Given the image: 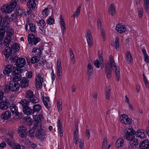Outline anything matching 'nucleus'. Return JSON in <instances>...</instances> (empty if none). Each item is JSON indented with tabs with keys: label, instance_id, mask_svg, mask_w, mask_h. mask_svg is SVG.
<instances>
[{
	"label": "nucleus",
	"instance_id": "obj_39",
	"mask_svg": "<svg viewBox=\"0 0 149 149\" xmlns=\"http://www.w3.org/2000/svg\"><path fill=\"white\" fill-rule=\"evenodd\" d=\"M25 123L28 125H31L33 122V120L30 117L26 116L24 119Z\"/></svg>",
	"mask_w": 149,
	"mask_h": 149
},
{
	"label": "nucleus",
	"instance_id": "obj_57",
	"mask_svg": "<svg viewBox=\"0 0 149 149\" xmlns=\"http://www.w3.org/2000/svg\"><path fill=\"white\" fill-rule=\"evenodd\" d=\"M100 33L102 38L104 40L106 38V36L105 34V30L103 28H101V29Z\"/></svg>",
	"mask_w": 149,
	"mask_h": 149
},
{
	"label": "nucleus",
	"instance_id": "obj_34",
	"mask_svg": "<svg viewBox=\"0 0 149 149\" xmlns=\"http://www.w3.org/2000/svg\"><path fill=\"white\" fill-rule=\"evenodd\" d=\"M124 145V141L122 139H118L116 143V146L117 148L120 147Z\"/></svg>",
	"mask_w": 149,
	"mask_h": 149
},
{
	"label": "nucleus",
	"instance_id": "obj_27",
	"mask_svg": "<svg viewBox=\"0 0 149 149\" xmlns=\"http://www.w3.org/2000/svg\"><path fill=\"white\" fill-rule=\"evenodd\" d=\"M11 41V38L6 36L3 43H1V45L2 46L9 47V44Z\"/></svg>",
	"mask_w": 149,
	"mask_h": 149
},
{
	"label": "nucleus",
	"instance_id": "obj_37",
	"mask_svg": "<svg viewBox=\"0 0 149 149\" xmlns=\"http://www.w3.org/2000/svg\"><path fill=\"white\" fill-rule=\"evenodd\" d=\"M144 7L145 12L146 13L149 12V0H146L144 1Z\"/></svg>",
	"mask_w": 149,
	"mask_h": 149
},
{
	"label": "nucleus",
	"instance_id": "obj_18",
	"mask_svg": "<svg viewBox=\"0 0 149 149\" xmlns=\"http://www.w3.org/2000/svg\"><path fill=\"white\" fill-rule=\"evenodd\" d=\"M27 23L25 25V27L26 30L27 29L28 26H29L30 31L32 32L35 33L36 31V26L33 23H30L28 21V20L26 21Z\"/></svg>",
	"mask_w": 149,
	"mask_h": 149
},
{
	"label": "nucleus",
	"instance_id": "obj_41",
	"mask_svg": "<svg viewBox=\"0 0 149 149\" xmlns=\"http://www.w3.org/2000/svg\"><path fill=\"white\" fill-rule=\"evenodd\" d=\"M10 19L7 17H5L3 19V24L4 26H7L9 24L10 21Z\"/></svg>",
	"mask_w": 149,
	"mask_h": 149
},
{
	"label": "nucleus",
	"instance_id": "obj_38",
	"mask_svg": "<svg viewBox=\"0 0 149 149\" xmlns=\"http://www.w3.org/2000/svg\"><path fill=\"white\" fill-rule=\"evenodd\" d=\"M19 103L21 104L23 109L28 106L29 102V101L25 99H23L21 100Z\"/></svg>",
	"mask_w": 149,
	"mask_h": 149
},
{
	"label": "nucleus",
	"instance_id": "obj_1",
	"mask_svg": "<svg viewBox=\"0 0 149 149\" xmlns=\"http://www.w3.org/2000/svg\"><path fill=\"white\" fill-rule=\"evenodd\" d=\"M109 60V62H106L104 64V69L107 78L109 79L111 77L112 69L113 68V69L116 74V79L118 81L120 79L119 68L115 65L114 59L111 55L110 56Z\"/></svg>",
	"mask_w": 149,
	"mask_h": 149
},
{
	"label": "nucleus",
	"instance_id": "obj_15",
	"mask_svg": "<svg viewBox=\"0 0 149 149\" xmlns=\"http://www.w3.org/2000/svg\"><path fill=\"white\" fill-rule=\"evenodd\" d=\"M26 64V61L24 58H21L17 59L16 65L17 67L19 68L23 67Z\"/></svg>",
	"mask_w": 149,
	"mask_h": 149
},
{
	"label": "nucleus",
	"instance_id": "obj_5",
	"mask_svg": "<svg viewBox=\"0 0 149 149\" xmlns=\"http://www.w3.org/2000/svg\"><path fill=\"white\" fill-rule=\"evenodd\" d=\"M20 84L17 81H11L8 86L6 85L4 87L3 90L5 92L8 93L9 90L12 91H17L19 88Z\"/></svg>",
	"mask_w": 149,
	"mask_h": 149
},
{
	"label": "nucleus",
	"instance_id": "obj_9",
	"mask_svg": "<svg viewBox=\"0 0 149 149\" xmlns=\"http://www.w3.org/2000/svg\"><path fill=\"white\" fill-rule=\"evenodd\" d=\"M27 129L24 126H21L18 128V132L19 136L22 138H25L27 134Z\"/></svg>",
	"mask_w": 149,
	"mask_h": 149
},
{
	"label": "nucleus",
	"instance_id": "obj_13",
	"mask_svg": "<svg viewBox=\"0 0 149 149\" xmlns=\"http://www.w3.org/2000/svg\"><path fill=\"white\" fill-rule=\"evenodd\" d=\"M120 119L122 123L127 125L130 124L131 122V120L130 118L128 116L125 114L121 115Z\"/></svg>",
	"mask_w": 149,
	"mask_h": 149
},
{
	"label": "nucleus",
	"instance_id": "obj_20",
	"mask_svg": "<svg viewBox=\"0 0 149 149\" xmlns=\"http://www.w3.org/2000/svg\"><path fill=\"white\" fill-rule=\"evenodd\" d=\"M140 149H149V143L148 140L142 141L139 145Z\"/></svg>",
	"mask_w": 149,
	"mask_h": 149
},
{
	"label": "nucleus",
	"instance_id": "obj_49",
	"mask_svg": "<svg viewBox=\"0 0 149 149\" xmlns=\"http://www.w3.org/2000/svg\"><path fill=\"white\" fill-rule=\"evenodd\" d=\"M49 9L47 8L42 11V17L43 18H46L49 14Z\"/></svg>",
	"mask_w": 149,
	"mask_h": 149
},
{
	"label": "nucleus",
	"instance_id": "obj_52",
	"mask_svg": "<svg viewBox=\"0 0 149 149\" xmlns=\"http://www.w3.org/2000/svg\"><path fill=\"white\" fill-rule=\"evenodd\" d=\"M111 95V91L109 88H108L106 90V98L108 100L110 99Z\"/></svg>",
	"mask_w": 149,
	"mask_h": 149
},
{
	"label": "nucleus",
	"instance_id": "obj_61",
	"mask_svg": "<svg viewBox=\"0 0 149 149\" xmlns=\"http://www.w3.org/2000/svg\"><path fill=\"white\" fill-rule=\"evenodd\" d=\"M107 140L105 139H104L103 142L102 149H106L107 146Z\"/></svg>",
	"mask_w": 149,
	"mask_h": 149
},
{
	"label": "nucleus",
	"instance_id": "obj_46",
	"mask_svg": "<svg viewBox=\"0 0 149 149\" xmlns=\"http://www.w3.org/2000/svg\"><path fill=\"white\" fill-rule=\"evenodd\" d=\"M12 49L14 52H17L19 50L20 47L18 44L15 43L12 45Z\"/></svg>",
	"mask_w": 149,
	"mask_h": 149
},
{
	"label": "nucleus",
	"instance_id": "obj_64",
	"mask_svg": "<svg viewBox=\"0 0 149 149\" xmlns=\"http://www.w3.org/2000/svg\"><path fill=\"white\" fill-rule=\"evenodd\" d=\"M85 134L86 138L88 139H89L90 135V132L89 130L88 129H86V130L85 132Z\"/></svg>",
	"mask_w": 149,
	"mask_h": 149
},
{
	"label": "nucleus",
	"instance_id": "obj_32",
	"mask_svg": "<svg viewBox=\"0 0 149 149\" xmlns=\"http://www.w3.org/2000/svg\"><path fill=\"white\" fill-rule=\"evenodd\" d=\"M23 112L25 114L29 115L33 113V110L28 106L23 109Z\"/></svg>",
	"mask_w": 149,
	"mask_h": 149
},
{
	"label": "nucleus",
	"instance_id": "obj_33",
	"mask_svg": "<svg viewBox=\"0 0 149 149\" xmlns=\"http://www.w3.org/2000/svg\"><path fill=\"white\" fill-rule=\"evenodd\" d=\"M42 109V106L40 104H36L34 106L33 108V113L35 112H39Z\"/></svg>",
	"mask_w": 149,
	"mask_h": 149
},
{
	"label": "nucleus",
	"instance_id": "obj_36",
	"mask_svg": "<svg viewBox=\"0 0 149 149\" xmlns=\"http://www.w3.org/2000/svg\"><path fill=\"white\" fill-rule=\"evenodd\" d=\"M109 13L112 15L113 16L115 14V8L114 4H111L109 7Z\"/></svg>",
	"mask_w": 149,
	"mask_h": 149
},
{
	"label": "nucleus",
	"instance_id": "obj_14",
	"mask_svg": "<svg viewBox=\"0 0 149 149\" xmlns=\"http://www.w3.org/2000/svg\"><path fill=\"white\" fill-rule=\"evenodd\" d=\"M33 118L34 120V126L35 123L37 125L38 124V125H41L40 123L43 119V116L42 115L39 114L33 116Z\"/></svg>",
	"mask_w": 149,
	"mask_h": 149
},
{
	"label": "nucleus",
	"instance_id": "obj_47",
	"mask_svg": "<svg viewBox=\"0 0 149 149\" xmlns=\"http://www.w3.org/2000/svg\"><path fill=\"white\" fill-rule=\"evenodd\" d=\"M9 18L10 20L14 22H15L17 21V18L16 14H12Z\"/></svg>",
	"mask_w": 149,
	"mask_h": 149
},
{
	"label": "nucleus",
	"instance_id": "obj_63",
	"mask_svg": "<svg viewBox=\"0 0 149 149\" xmlns=\"http://www.w3.org/2000/svg\"><path fill=\"white\" fill-rule=\"evenodd\" d=\"M100 63L99 60L97 59L95 61L94 64L97 68H99L100 67Z\"/></svg>",
	"mask_w": 149,
	"mask_h": 149
},
{
	"label": "nucleus",
	"instance_id": "obj_55",
	"mask_svg": "<svg viewBox=\"0 0 149 149\" xmlns=\"http://www.w3.org/2000/svg\"><path fill=\"white\" fill-rule=\"evenodd\" d=\"M37 23L38 25L42 28H43L45 25V22L43 19L39 20Z\"/></svg>",
	"mask_w": 149,
	"mask_h": 149
},
{
	"label": "nucleus",
	"instance_id": "obj_8",
	"mask_svg": "<svg viewBox=\"0 0 149 149\" xmlns=\"http://www.w3.org/2000/svg\"><path fill=\"white\" fill-rule=\"evenodd\" d=\"M56 65L58 77L59 79H61L62 78V71L61 61L59 58H58L57 60Z\"/></svg>",
	"mask_w": 149,
	"mask_h": 149
},
{
	"label": "nucleus",
	"instance_id": "obj_35",
	"mask_svg": "<svg viewBox=\"0 0 149 149\" xmlns=\"http://www.w3.org/2000/svg\"><path fill=\"white\" fill-rule=\"evenodd\" d=\"M57 127L58 130L60 133V136H63V127L61 125L60 120H58Z\"/></svg>",
	"mask_w": 149,
	"mask_h": 149
},
{
	"label": "nucleus",
	"instance_id": "obj_62",
	"mask_svg": "<svg viewBox=\"0 0 149 149\" xmlns=\"http://www.w3.org/2000/svg\"><path fill=\"white\" fill-rule=\"evenodd\" d=\"M38 59L36 57H33L31 59V62L32 63L34 64L37 63Z\"/></svg>",
	"mask_w": 149,
	"mask_h": 149
},
{
	"label": "nucleus",
	"instance_id": "obj_4",
	"mask_svg": "<svg viewBox=\"0 0 149 149\" xmlns=\"http://www.w3.org/2000/svg\"><path fill=\"white\" fill-rule=\"evenodd\" d=\"M135 133V131L132 128H129L125 133V135L127 140H130L129 142V148H134L138 144V141L137 139L134 138Z\"/></svg>",
	"mask_w": 149,
	"mask_h": 149
},
{
	"label": "nucleus",
	"instance_id": "obj_2",
	"mask_svg": "<svg viewBox=\"0 0 149 149\" xmlns=\"http://www.w3.org/2000/svg\"><path fill=\"white\" fill-rule=\"evenodd\" d=\"M23 70L20 68H17L11 65H8L4 68L3 71V73L5 75H7L10 72L13 75V81L18 82L20 80L21 73Z\"/></svg>",
	"mask_w": 149,
	"mask_h": 149
},
{
	"label": "nucleus",
	"instance_id": "obj_29",
	"mask_svg": "<svg viewBox=\"0 0 149 149\" xmlns=\"http://www.w3.org/2000/svg\"><path fill=\"white\" fill-rule=\"evenodd\" d=\"M12 49L9 47H6L5 49L4 54L6 57L7 58H8L12 52Z\"/></svg>",
	"mask_w": 149,
	"mask_h": 149
},
{
	"label": "nucleus",
	"instance_id": "obj_43",
	"mask_svg": "<svg viewBox=\"0 0 149 149\" xmlns=\"http://www.w3.org/2000/svg\"><path fill=\"white\" fill-rule=\"evenodd\" d=\"M81 8V6H79L78 7L77 9L74 14L72 15L71 17H77L78 15H79V14L80 13Z\"/></svg>",
	"mask_w": 149,
	"mask_h": 149
},
{
	"label": "nucleus",
	"instance_id": "obj_19",
	"mask_svg": "<svg viewBox=\"0 0 149 149\" xmlns=\"http://www.w3.org/2000/svg\"><path fill=\"white\" fill-rule=\"evenodd\" d=\"M10 109L13 114L15 115L16 116L19 115L18 108L15 104H12L11 105Z\"/></svg>",
	"mask_w": 149,
	"mask_h": 149
},
{
	"label": "nucleus",
	"instance_id": "obj_31",
	"mask_svg": "<svg viewBox=\"0 0 149 149\" xmlns=\"http://www.w3.org/2000/svg\"><path fill=\"white\" fill-rule=\"evenodd\" d=\"M135 134L136 137L141 139H143L145 137V134L144 132L142 130H138L136 132Z\"/></svg>",
	"mask_w": 149,
	"mask_h": 149
},
{
	"label": "nucleus",
	"instance_id": "obj_54",
	"mask_svg": "<svg viewBox=\"0 0 149 149\" xmlns=\"http://www.w3.org/2000/svg\"><path fill=\"white\" fill-rule=\"evenodd\" d=\"M54 21V19L52 16L50 17L47 20V23L49 25L52 24Z\"/></svg>",
	"mask_w": 149,
	"mask_h": 149
},
{
	"label": "nucleus",
	"instance_id": "obj_12",
	"mask_svg": "<svg viewBox=\"0 0 149 149\" xmlns=\"http://www.w3.org/2000/svg\"><path fill=\"white\" fill-rule=\"evenodd\" d=\"M43 79L40 74H38L36 79V87L37 88L40 89L42 84Z\"/></svg>",
	"mask_w": 149,
	"mask_h": 149
},
{
	"label": "nucleus",
	"instance_id": "obj_40",
	"mask_svg": "<svg viewBox=\"0 0 149 149\" xmlns=\"http://www.w3.org/2000/svg\"><path fill=\"white\" fill-rule=\"evenodd\" d=\"M142 52L144 56L145 61L146 63H148L149 62V56L146 53V50L144 49H142Z\"/></svg>",
	"mask_w": 149,
	"mask_h": 149
},
{
	"label": "nucleus",
	"instance_id": "obj_44",
	"mask_svg": "<svg viewBox=\"0 0 149 149\" xmlns=\"http://www.w3.org/2000/svg\"><path fill=\"white\" fill-rule=\"evenodd\" d=\"M32 52L36 53V54L35 55H36L37 56H40L41 54V49L37 47L34 48L33 49Z\"/></svg>",
	"mask_w": 149,
	"mask_h": 149
},
{
	"label": "nucleus",
	"instance_id": "obj_22",
	"mask_svg": "<svg viewBox=\"0 0 149 149\" xmlns=\"http://www.w3.org/2000/svg\"><path fill=\"white\" fill-rule=\"evenodd\" d=\"M1 10L3 12L8 13H10L12 11V9L8 5L3 6L1 8Z\"/></svg>",
	"mask_w": 149,
	"mask_h": 149
},
{
	"label": "nucleus",
	"instance_id": "obj_23",
	"mask_svg": "<svg viewBox=\"0 0 149 149\" xmlns=\"http://www.w3.org/2000/svg\"><path fill=\"white\" fill-rule=\"evenodd\" d=\"M60 25L62 34L63 35L64 32L65 31L66 29L65 22L61 16L60 17Z\"/></svg>",
	"mask_w": 149,
	"mask_h": 149
},
{
	"label": "nucleus",
	"instance_id": "obj_60",
	"mask_svg": "<svg viewBox=\"0 0 149 149\" xmlns=\"http://www.w3.org/2000/svg\"><path fill=\"white\" fill-rule=\"evenodd\" d=\"M99 59L100 60V63L101 64V68L102 69L104 67V61L101 55H100L99 56Z\"/></svg>",
	"mask_w": 149,
	"mask_h": 149
},
{
	"label": "nucleus",
	"instance_id": "obj_26",
	"mask_svg": "<svg viewBox=\"0 0 149 149\" xmlns=\"http://www.w3.org/2000/svg\"><path fill=\"white\" fill-rule=\"evenodd\" d=\"M79 132L78 130H74L73 137L74 141V143L75 144H77L78 143V141L79 139H79Z\"/></svg>",
	"mask_w": 149,
	"mask_h": 149
},
{
	"label": "nucleus",
	"instance_id": "obj_50",
	"mask_svg": "<svg viewBox=\"0 0 149 149\" xmlns=\"http://www.w3.org/2000/svg\"><path fill=\"white\" fill-rule=\"evenodd\" d=\"M143 13V8L139 7L138 8V14L139 17L141 18L142 17Z\"/></svg>",
	"mask_w": 149,
	"mask_h": 149
},
{
	"label": "nucleus",
	"instance_id": "obj_28",
	"mask_svg": "<svg viewBox=\"0 0 149 149\" xmlns=\"http://www.w3.org/2000/svg\"><path fill=\"white\" fill-rule=\"evenodd\" d=\"M125 60L128 64H130L132 61L130 52L128 51L125 53Z\"/></svg>",
	"mask_w": 149,
	"mask_h": 149
},
{
	"label": "nucleus",
	"instance_id": "obj_11",
	"mask_svg": "<svg viewBox=\"0 0 149 149\" xmlns=\"http://www.w3.org/2000/svg\"><path fill=\"white\" fill-rule=\"evenodd\" d=\"M85 34L88 45L90 47H91L93 44V38L91 31L89 30H87Z\"/></svg>",
	"mask_w": 149,
	"mask_h": 149
},
{
	"label": "nucleus",
	"instance_id": "obj_56",
	"mask_svg": "<svg viewBox=\"0 0 149 149\" xmlns=\"http://www.w3.org/2000/svg\"><path fill=\"white\" fill-rule=\"evenodd\" d=\"M78 142L79 143V148L80 149H84V142L82 139H79L78 141Z\"/></svg>",
	"mask_w": 149,
	"mask_h": 149
},
{
	"label": "nucleus",
	"instance_id": "obj_42",
	"mask_svg": "<svg viewBox=\"0 0 149 149\" xmlns=\"http://www.w3.org/2000/svg\"><path fill=\"white\" fill-rule=\"evenodd\" d=\"M57 106L58 111H61L62 109V102L61 100H59L57 101Z\"/></svg>",
	"mask_w": 149,
	"mask_h": 149
},
{
	"label": "nucleus",
	"instance_id": "obj_48",
	"mask_svg": "<svg viewBox=\"0 0 149 149\" xmlns=\"http://www.w3.org/2000/svg\"><path fill=\"white\" fill-rule=\"evenodd\" d=\"M30 101L33 103H38L39 102L38 98L34 95L30 99Z\"/></svg>",
	"mask_w": 149,
	"mask_h": 149
},
{
	"label": "nucleus",
	"instance_id": "obj_21",
	"mask_svg": "<svg viewBox=\"0 0 149 149\" xmlns=\"http://www.w3.org/2000/svg\"><path fill=\"white\" fill-rule=\"evenodd\" d=\"M20 83L21 87L22 88L26 87L28 86L29 84L28 79L25 78H23L20 79Z\"/></svg>",
	"mask_w": 149,
	"mask_h": 149
},
{
	"label": "nucleus",
	"instance_id": "obj_51",
	"mask_svg": "<svg viewBox=\"0 0 149 149\" xmlns=\"http://www.w3.org/2000/svg\"><path fill=\"white\" fill-rule=\"evenodd\" d=\"M17 3L16 2V0L15 1H12L10 3V5H9L11 8L12 9V11H13L14 8L16 7Z\"/></svg>",
	"mask_w": 149,
	"mask_h": 149
},
{
	"label": "nucleus",
	"instance_id": "obj_3",
	"mask_svg": "<svg viewBox=\"0 0 149 149\" xmlns=\"http://www.w3.org/2000/svg\"><path fill=\"white\" fill-rule=\"evenodd\" d=\"M46 132L42 128L41 125H37L36 123L33 128L29 130V134L31 137L34 136V134L35 133L36 136L40 139H44L45 137Z\"/></svg>",
	"mask_w": 149,
	"mask_h": 149
},
{
	"label": "nucleus",
	"instance_id": "obj_10",
	"mask_svg": "<svg viewBox=\"0 0 149 149\" xmlns=\"http://www.w3.org/2000/svg\"><path fill=\"white\" fill-rule=\"evenodd\" d=\"M86 72L88 79H92L93 75V71L92 66L90 63L87 65Z\"/></svg>",
	"mask_w": 149,
	"mask_h": 149
},
{
	"label": "nucleus",
	"instance_id": "obj_7",
	"mask_svg": "<svg viewBox=\"0 0 149 149\" xmlns=\"http://www.w3.org/2000/svg\"><path fill=\"white\" fill-rule=\"evenodd\" d=\"M40 39L36 37L32 33L29 34L28 36V41L29 43L32 45H36L40 41Z\"/></svg>",
	"mask_w": 149,
	"mask_h": 149
},
{
	"label": "nucleus",
	"instance_id": "obj_24",
	"mask_svg": "<svg viewBox=\"0 0 149 149\" xmlns=\"http://www.w3.org/2000/svg\"><path fill=\"white\" fill-rule=\"evenodd\" d=\"M28 7L30 10L34 9L36 6L35 1L34 0H30L27 3Z\"/></svg>",
	"mask_w": 149,
	"mask_h": 149
},
{
	"label": "nucleus",
	"instance_id": "obj_59",
	"mask_svg": "<svg viewBox=\"0 0 149 149\" xmlns=\"http://www.w3.org/2000/svg\"><path fill=\"white\" fill-rule=\"evenodd\" d=\"M119 39L118 37H116V40L115 41V48L117 50H118L119 48Z\"/></svg>",
	"mask_w": 149,
	"mask_h": 149
},
{
	"label": "nucleus",
	"instance_id": "obj_53",
	"mask_svg": "<svg viewBox=\"0 0 149 149\" xmlns=\"http://www.w3.org/2000/svg\"><path fill=\"white\" fill-rule=\"evenodd\" d=\"M14 32V31L12 29L10 28L8 29L6 32L7 34L6 36H8L10 37H11V36L13 35V34Z\"/></svg>",
	"mask_w": 149,
	"mask_h": 149
},
{
	"label": "nucleus",
	"instance_id": "obj_30",
	"mask_svg": "<svg viewBox=\"0 0 149 149\" xmlns=\"http://www.w3.org/2000/svg\"><path fill=\"white\" fill-rule=\"evenodd\" d=\"M11 116L10 112L8 111H6L1 116V118L4 120H7Z\"/></svg>",
	"mask_w": 149,
	"mask_h": 149
},
{
	"label": "nucleus",
	"instance_id": "obj_25",
	"mask_svg": "<svg viewBox=\"0 0 149 149\" xmlns=\"http://www.w3.org/2000/svg\"><path fill=\"white\" fill-rule=\"evenodd\" d=\"M42 101L45 107L47 109H49V105L50 104L49 97H43L42 98Z\"/></svg>",
	"mask_w": 149,
	"mask_h": 149
},
{
	"label": "nucleus",
	"instance_id": "obj_16",
	"mask_svg": "<svg viewBox=\"0 0 149 149\" xmlns=\"http://www.w3.org/2000/svg\"><path fill=\"white\" fill-rule=\"evenodd\" d=\"M116 30L118 33H122L124 32L126 30V28L125 25L120 24H118L116 26Z\"/></svg>",
	"mask_w": 149,
	"mask_h": 149
},
{
	"label": "nucleus",
	"instance_id": "obj_17",
	"mask_svg": "<svg viewBox=\"0 0 149 149\" xmlns=\"http://www.w3.org/2000/svg\"><path fill=\"white\" fill-rule=\"evenodd\" d=\"M8 144L12 149H25V146L22 145L20 146L19 144L16 145L11 142H9Z\"/></svg>",
	"mask_w": 149,
	"mask_h": 149
},
{
	"label": "nucleus",
	"instance_id": "obj_58",
	"mask_svg": "<svg viewBox=\"0 0 149 149\" xmlns=\"http://www.w3.org/2000/svg\"><path fill=\"white\" fill-rule=\"evenodd\" d=\"M46 61H42L41 60H38V61L37 62V63L38 64V66H43L46 63Z\"/></svg>",
	"mask_w": 149,
	"mask_h": 149
},
{
	"label": "nucleus",
	"instance_id": "obj_6",
	"mask_svg": "<svg viewBox=\"0 0 149 149\" xmlns=\"http://www.w3.org/2000/svg\"><path fill=\"white\" fill-rule=\"evenodd\" d=\"M9 106L8 100L3 96V92L1 91V109L6 110Z\"/></svg>",
	"mask_w": 149,
	"mask_h": 149
},
{
	"label": "nucleus",
	"instance_id": "obj_45",
	"mask_svg": "<svg viewBox=\"0 0 149 149\" xmlns=\"http://www.w3.org/2000/svg\"><path fill=\"white\" fill-rule=\"evenodd\" d=\"M33 95V92L30 91H27L25 93V96L27 98L29 99Z\"/></svg>",
	"mask_w": 149,
	"mask_h": 149
}]
</instances>
